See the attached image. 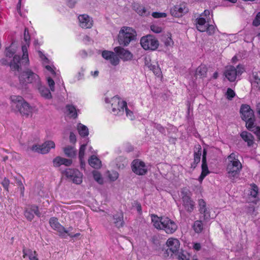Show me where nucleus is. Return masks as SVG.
<instances>
[{
  "label": "nucleus",
  "instance_id": "1",
  "mask_svg": "<svg viewBox=\"0 0 260 260\" xmlns=\"http://www.w3.org/2000/svg\"><path fill=\"white\" fill-rule=\"evenodd\" d=\"M11 106L15 111H18L23 116H28L32 113V107L24 99L19 95H11Z\"/></svg>",
  "mask_w": 260,
  "mask_h": 260
},
{
  "label": "nucleus",
  "instance_id": "2",
  "mask_svg": "<svg viewBox=\"0 0 260 260\" xmlns=\"http://www.w3.org/2000/svg\"><path fill=\"white\" fill-rule=\"evenodd\" d=\"M137 32L132 27L123 26L118 35L117 40L119 44L122 46H127L131 42L136 41Z\"/></svg>",
  "mask_w": 260,
  "mask_h": 260
},
{
  "label": "nucleus",
  "instance_id": "3",
  "mask_svg": "<svg viewBox=\"0 0 260 260\" xmlns=\"http://www.w3.org/2000/svg\"><path fill=\"white\" fill-rule=\"evenodd\" d=\"M21 71V70L20 71ZM19 72V81L22 87H26L28 84L30 83L35 86L40 80L39 76L29 69Z\"/></svg>",
  "mask_w": 260,
  "mask_h": 260
},
{
  "label": "nucleus",
  "instance_id": "4",
  "mask_svg": "<svg viewBox=\"0 0 260 260\" xmlns=\"http://www.w3.org/2000/svg\"><path fill=\"white\" fill-rule=\"evenodd\" d=\"M180 247V242L177 239L169 238L166 242V245H164V257H172L173 254L177 255Z\"/></svg>",
  "mask_w": 260,
  "mask_h": 260
},
{
  "label": "nucleus",
  "instance_id": "5",
  "mask_svg": "<svg viewBox=\"0 0 260 260\" xmlns=\"http://www.w3.org/2000/svg\"><path fill=\"white\" fill-rule=\"evenodd\" d=\"M140 44L145 50H155L158 46V40L152 35H147L141 38Z\"/></svg>",
  "mask_w": 260,
  "mask_h": 260
},
{
  "label": "nucleus",
  "instance_id": "6",
  "mask_svg": "<svg viewBox=\"0 0 260 260\" xmlns=\"http://www.w3.org/2000/svg\"><path fill=\"white\" fill-rule=\"evenodd\" d=\"M181 195L183 202V206L188 212H191L194 207L195 203L191 200L190 192L186 188H183L181 191Z\"/></svg>",
  "mask_w": 260,
  "mask_h": 260
},
{
  "label": "nucleus",
  "instance_id": "7",
  "mask_svg": "<svg viewBox=\"0 0 260 260\" xmlns=\"http://www.w3.org/2000/svg\"><path fill=\"white\" fill-rule=\"evenodd\" d=\"M63 173L74 183L80 184L82 182V174L76 169H67Z\"/></svg>",
  "mask_w": 260,
  "mask_h": 260
},
{
  "label": "nucleus",
  "instance_id": "8",
  "mask_svg": "<svg viewBox=\"0 0 260 260\" xmlns=\"http://www.w3.org/2000/svg\"><path fill=\"white\" fill-rule=\"evenodd\" d=\"M126 105L127 103L124 101H121L118 95L114 96L111 99L112 110L115 115L118 114L120 112L123 113Z\"/></svg>",
  "mask_w": 260,
  "mask_h": 260
},
{
  "label": "nucleus",
  "instance_id": "9",
  "mask_svg": "<svg viewBox=\"0 0 260 260\" xmlns=\"http://www.w3.org/2000/svg\"><path fill=\"white\" fill-rule=\"evenodd\" d=\"M243 70V69L240 65L237 66V68L230 66L226 68L224 75L229 81L234 82L236 80L237 76L242 74Z\"/></svg>",
  "mask_w": 260,
  "mask_h": 260
},
{
  "label": "nucleus",
  "instance_id": "10",
  "mask_svg": "<svg viewBox=\"0 0 260 260\" xmlns=\"http://www.w3.org/2000/svg\"><path fill=\"white\" fill-rule=\"evenodd\" d=\"M131 167L133 172L138 175H144L148 171L144 162L138 159H135L132 161Z\"/></svg>",
  "mask_w": 260,
  "mask_h": 260
},
{
  "label": "nucleus",
  "instance_id": "11",
  "mask_svg": "<svg viewBox=\"0 0 260 260\" xmlns=\"http://www.w3.org/2000/svg\"><path fill=\"white\" fill-rule=\"evenodd\" d=\"M20 57L18 55H15L13 59L9 63L5 58H2L0 60V64L2 65L9 64L13 71H17L20 72L21 70V63L20 61Z\"/></svg>",
  "mask_w": 260,
  "mask_h": 260
},
{
  "label": "nucleus",
  "instance_id": "12",
  "mask_svg": "<svg viewBox=\"0 0 260 260\" xmlns=\"http://www.w3.org/2000/svg\"><path fill=\"white\" fill-rule=\"evenodd\" d=\"M188 12L189 9L187 6V4L185 3L176 5L170 10V13L172 16H183Z\"/></svg>",
  "mask_w": 260,
  "mask_h": 260
},
{
  "label": "nucleus",
  "instance_id": "13",
  "mask_svg": "<svg viewBox=\"0 0 260 260\" xmlns=\"http://www.w3.org/2000/svg\"><path fill=\"white\" fill-rule=\"evenodd\" d=\"M114 50L118 57L120 58L123 61L131 60L133 58V54L121 46L115 47Z\"/></svg>",
  "mask_w": 260,
  "mask_h": 260
},
{
  "label": "nucleus",
  "instance_id": "14",
  "mask_svg": "<svg viewBox=\"0 0 260 260\" xmlns=\"http://www.w3.org/2000/svg\"><path fill=\"white\" fill-rule=\"evenodd\" d=\"M161 229H164L167 234H172L175 232L177 226L176 223L168 217H164L162 222Z\"/></svg>",
  "mask_w": 260,
  "mask_h": 260
},
{
  "label": "nucleus",
  "instance_id": "15",
  "mask_svg": "<svg viewBox=\"0 0 260 260\" xmlns=\"http://www.w3.org/2000/svg\"><path fill=\"white\" fill-rule=\"evenodd\" d=\"M240 113L243 120H246L249 118L254 116V112L250 106L247 104H242L240 107Z\"/></svg>",
  "mask_w": 260,
  "mask_h": 260
},
{
  "label": "nucleus",
  "instance_id": "16",
  "mask_svg": "<svg viewBox=\"0 0 260 260\" xmlns=\"http://www.w3.org/2000/svg\"><path fill=\"white\" fill-rule=\"evenodd\" d=\"M102 55L104 58L110 61L113 66H117L119 62L118 56L112 51L104 50L102 52Z\"/></svg>",
  "mask_w": 260,
  "mask_h": 260
},
{
  "label": "nucleus",
  "instance_id": "17",
  "mask_svg": "<svg viewBox=\"0 0 260 260\" xmlns=\"http://www.w3.org/2000/svg\"><path fill=\"white\" fill-rule=\"evenodd\" d=\"M133 9L141 16H148L151 13L150 7H145L138 3L133 4Z\"/></svg>",
  "mask_w": 260,
  "mask_h": 260
},
{
  "label": "nucleus",
  "instance_id": "18",
  "mask_svg": "<svg viewBox=\"0 0 260 260\" xmlns=\"http://www.w3.org/2000/svg\"><path fill=\"white\" fill-rule=\"evenodd\" d=\"M50 226L55 230L60 233V235L63 236V234L68 233V231L62 226L58 222V219L55 217H52L49 220Z\"/></svg>",
  "mask_w": 260,
  "mask_h": 260
},
{
  "label": "nucleus",
  "instance_id": "19",
  "mask_svg": "<svg viewBox=\"0 0 260 260\" xmlns=\"http://www.w3.org/2000/svg\"><path fill=\"white\" fill-rule=\"evenodd\" d=\"M35 87L38 89L41 96L46 99H52V95L50 90L45 86L42 85V83L40 80L38 83L35 85Z\"/></svg>",
  "mask_w": 260,
  "mask_h": 260
},
{
  "label": "nucleus",
  "instance_id": "20",
  "mask_svg": "<svg viewBox=\"0 0 260 260\" xmlns=\"http://www.w3.org/2000/svg\"><path fill=\"white\" fill-rule=\"evenodd\" d=\"M53 162L54 167H58L61 165H64L68 167L70 166L73 161L72 159H67L60 156H57L53 159Z\"/></svg>",
  "mask_w": 260,
  "mask_h": 260
},
{
  "label": "nucleus",
  "instance_id": "21",
  "mask_svg": "<svg viewBox=\"0 0 260 260\" xmlns=\"http://www.w3.org/2000/svg\"><path fill=\"white\" fill-rule=\"evenodd\" d=\"M197 151L194 152V161L191 164V168L195 169L197 165L200 162L201 159V156L202 154V147L199 144L196 146Z\"/></svg>",
  "mask_w": 260,
  "mask_h": 260
},
{
  "label": "nucleus",
  "instance_id": "22",
  "mask_svg": "<svg viewBox=\"0 0 260 260\" xmlns=\"http://www.w3.org/2000/svg\"><path fill=\"white\" fill-rule=\"evenodd\" d=\"M151 242L152 244V247L154 250L159 251L161 250L164 251V244L162 243L159 237L157 236H153L151 238Z\"/></svg>",
  "mask_w": 260,
  "mask_h": 260
},
{
  "label": "nucleus",
  "instance_id": "23",
  "mask_svg": "<svg viewBox=\"0 0 260 260\" xmlns=\"http://www.w3.org/2000/svg\"><path fill=\"white\" fill-rule=\"evenodd\" d=\"M208 21H206L204 17H198L196 19V25L197 29L201 32H204L207 29Z\"/></svg>",
  "mask_w": 260,
  "mask_h": 260
},
{
  "label": "nucleus",
  "instance_id": "24",
  "mask_svg": "<svg viewBox=\"0 0 260 260\" xmlns=\"http://www.w3.org/2000/svg\"><path fill=\"white\" fill-rule=\"evenodd\" d=\"M79 25L83 28H91L93 25V20L91 17H78Z\"/></svg>",
  "mask_w": 260,
  "mask_h": 260
},
{
  "label": "nucleus",
  "instance_id": "25",
  "mask_svg": "<svg viewBox=\"0 0 260 260\" xmlns=\"http://www.w3.org/2000/svg\"><path fill=\"white\" fill-rule=\"evenodd\" d=\"M240 136L245 142L247 143L248 147H251L254 144V137L251 134L247 131H243L241 133Z\"/></svg>",
  "mask_w": 260,
  "mask_h": 260
},
{
  "label": "nucleus",
  "instance_id": "26",
  "mask_svg": "<svg viewBox=\"0 0 260 260\" xmlns=\"http://www.w3.org/2000/svg\"><path fill=\"white\" fill-rule=\"evenodd\" d=\"M252 87L258 91H260V78L257 73H253L250 79Z\"/></svg>",
  "mask_w": 260,
  "mask_h": 260
},
{
  "label": "nucleus",
  "instance_id": "27",
  "mask_svg": "<svg viewBox=\"0 0 260 260\" xmlns=\"http://www.w3.org/2000/svg\"><path fill=\"white\" fill-rule=\"evenodd\" d=\"M65 155L71 159L75 158L77 155V151L73 146L68 145L63 148Z\"/></svg>",
  "mask_w": 260,
  "mask_h": 260
},
{
  "label": "nucleus",
  "instance_id": "28",
  "mask_svg": "<svg viewBox=\"0 0 260 260\" xmlns=\"http://www.w3.org/2000/svg\"><path fill=\"white\" fill-rule=\"evenodd\" d=\"M242 165L238 159L237 160L231 161L227 166L228 171H237V170L240 171L242 169Z\"/></svg>",
  "mask_w": 260,
  "mask_h": 260
},
{
  "label": "nucleus",
  "instance_id": "29",
  "mask_svg": "<svg viewBox=\"0 0 260 260\" xmlns=\"http://www.w3.org/2000/svg\"><path fill=\"white\" fill-rule=\"evenodd\" d=\"M113 218L114 220V223L116 227L119 228L124 225L123 214L122 212L113 215Z\"/></svg>",
  "mask_w": 260,
  "mask_h": 260
},
{
  "label": "nucleus",
  "instance_id": "30",
  "mask_svg": "<svg viewBox=\"0 0 260 260\" xmlns=\"http://www.w3.org/2000/svg\"><path fill=\"white\" fill-rule=\"evenodd\" d=\"M41 146V153L45 154L48 153L51 148H54L55 147V143L53 141H47Z\"/></svg>",
  "mask_w": 260,
  "mask_h": 260
},
{
  "label": "nucleus",
  "instance_id": "31",
  "mask_svg": "<svg viewBox=\"0 0 260 260\" xmlns=\"http://www.w3.org/2000/svg\"><path fill=\"white\" fill-rule=\"evenodd\" d=\"M29 46V44H25L22 45V51L23 52L22 59L23 61L21 62L23 64L24 62L25 66H28L29 64L28 54L27 51V48Z\"/></svg>",
  "mask_w": 260,
  "mask_h": 260
},
{
  "label": "nucleus",
  "instance_id": "32",
  "mask_svg": "<svg viewBox=\"0 0 260 260\" xmlns=\"http://www.w3.org/2000/svg\"><path fill=\"white\" fill-rule=\"evenodd\" d=\"M89 165L94 168L99 169L101 167V161L96 156L93 155L88 159Z\"/></svg>",
  "mask_w": 260,
  "mask_h": 260
},
{
  "label": "nucleus",
  "instance_id": "33",
  "mask_svg": "<svg viewBox=\"0 0 260 260\" xmlns=\"http://www.w3.org/2000/svg\"><path fill=\"white\" fill-rule=\"evenodd\" d=\"M246 122V128L250 131L254 132L255 131L256 128H259V126H256L254 125L255 121V117L254 116L253 117H250L244 120Z\"/></svg>",
  "mask_w": 260,
  "mask_h": 260
},
{
  "label": "nucleus",
  "instance_id": "34",
  "mask_svg": "<svg viewBox=\"0 0 260 260\" xmlns=\"http://www.w3.org/2000/svg\"><path fill=\"white\" fill-rule=\"evenodd\" d=\"M164 217H159L155 214L151 215V220L153 225L157 229H161L162 222Z\"/></svg>",
  "mask_w": 260,
  "mask_h": 260
},
{
  "label": "nucleus",
  "instance_id": "35",
  "mask_svg": "<svg viewBox=\"0 0 260 260\" xmlns=\"http://www.w3.org/2000/svg\"><path fill=\"white\" fill-rule=\"evenodd\" d=\"M207 68L204 64H201L196 70V75L200 76L201 78L206 77Z\"/></svg>",
  "mask_w": 260,
  "mask_h": 260
},
{
  "label": "nucleus",
  "instance_id": "36",
  "mask_svg": "<svg viewBox=\"0 0 260 260\" xmlns=\"http://www.w3.org/2000/svg\"><path fill=\"white\" fill-rule=\"evenodd\" d=\"M77 129L79 135L82 137H85L89 135V131L87 127L81 123H79Z\"/></svg>",
  "mask_w": 260,
  "mask_h": 260
},
{
  "label": "nucleus",
  "instance_id": "37",
  "mask_svg": "<svg viewBox=\"0 0 260 260\" xmlns=\"http://www.w3.org/2000/svg\"><path fill=\"white\" fill-rule=\"evenodd\" d=\"M66 109L68 112L69 115H70L71 117L74 119L77 117L78 114L77 110L74 106L72 105H66Z\"/></svg>",
  "mask_w": 260,
  "mask_h": 260
},
{
  "label": "nucleus",
  "instance_id": "38",
  "mask_svg": "<svg viewBox=\"0 0 260 260\" xmlns=\"http://www.w3.org/2000/svg\"><path fill=\"white\" fill-rule=\"evenodd\" d=\"M23 257L25 258L27 255L28 256V258L30 260H32L33 258L32 257H35L37 256V254L36 251H32L31 249H28L27 250H25L24 248L23 249Z\"/></svg>",
  "mask_w": 260,
  "mask_h": 260
},
{
  "label": "nucleus",
  "instance_id": "39",
  "mask_svg": "<svg viewBox=\"0 0 260 260\" xmlns=\"http://www.w3.org/2000/svg\"><path fill=\"white\" fill-rule=\"evenodd\" d=\"M193 228L197 233H200L203 230V224L201 220H197L194 222Z\"/></svg>",
  "mask_w": 260,
  "mask_h": 260
},
{
  "label": "nucleus",
  "instance_id": "40",
  "mask_svg": "<svg viewBox=\"0 0 260 260\" xmlns=\"http://www.w3.org/2000/svg\"><path fill=\"white\" fill-rule=\"evenodd\" d=\"M92 174L94 179L97 182H98L100 184H103V179L102 177L101 173L99 171L94 170L92 172Z\"/></svg>",
  "mask_w": 260,
  "mask_h": 260
},
{
  "label": "nucleus",
  "instance_id": "41",
  "mask_svg": "<svg viewBox=\"0 0 260 260\" xmlns=\"http://www.w3.org/2000/svg\"><path fill=\"white\" fill-rule=\"evenodd\" d=\"M13 44H14V42H13L11 43V45L9 47H7L5 49V55L7 57L11 58L13 55L14 56L15 55L14 54H15V53L16 52V50H14V49H11V47L13 45Z\"/></svg>",
  "mask_w": 260,
  "mask_h": 260
},
{
  "label": "nucleus",
  "instance_id": "42",
  "mask_svg": "<svg viewBox=\"0 0 260 260\" xmlns=\"http://www.w3.org/2000/svg\"><path fill=\"white\" fill-rule=\"evenodd\" d=\"M178 260H191V256L187 252L185 253L183 252L180 253L176 255Z\"/></svg>",
  "mask_w": 260,
  "mask_h": 260
},
{
  "label": "nucleus",
  "instance_id": "43",
  "mask_svg": "<svg viewBox=\"0 0 260 260\" xmlns=\"http://www.w3.org/2000/svg\"><path fill=\"white\" fill-rule=\"evenodd\" d=\"M149 69L152 71L153 73L157 76H159L161 74V71L158 66L150 64V66H149Z\"/></svg>",
  "mask_w": 260,
  "mask_h": 260
},
{
  "label": "nucleus",
  "instance_id": "44",
  "mask_svg": "<svg viewBox=\"0 0 260 260\" xmlns=\"http://www.w3.org/2000/svg\"><path fill=\"white\" fill-rule=\"evenodd\" d=\"M240 171L237 170V171H228V177L234 180L235 178H237L239 177Z\"/></svg>",
  "mask_w": 260,
  "mask_h": 260
},
{
  "label": "nucleus",
  "instance_id": "45",
  "mask_svg": "<svg viewBox=\"0 0 260 260\" xmlns=\"http://www.w3.org/2000/svg\"><path fill=\"white\" fill-rule=\"evenodd\" d=\"M23 36V39L25 44H30V37L29 35L28 29L27 28H25Z\"/></svg>",
  "mask_w": 260,
  "mask_h": 260
},
{
  "label": "nucleus",
  "instance_id": "46",
  "mask_svg": "<svg viewBox=\"0 0 260 260\" xmlns=\"http://www.w3.org/2000/svg\"><path fill=\"white\" fill-rule=\"evenodd\" d=\"M200 211L202 214H203L204 220H208L210 219L211 216L210 214V212L207 209V208L203 209L202 211Z\"/></svg>",
  "mask_w": 260,
  "mask_h": 260
},
{
  "label": "nucleus",
  "instance_id": "47",
  "mask_svg": "<svg viewBox=\"0 0 260 260\" xmlns=\"http://www.w3.org/2000/svg\"><path fill=\"white\" fill-rule=\"evenodd\" d=\"M246 209H247L246 212L248 214L252 215H256L255 207L253 205L250 204L246 207Z\"/></svg>",
  "mask_w": 260,
  "mask_h": 260
},
{
  "label": "nucleus",
  "instance_id": "48",
  "mask_svg": "<svg viewBox=\"0 0 260 260\" xmlns=\"http://www.w3.org/2000/svg\"><path fill=\"white\" fill-rule=\"evenodd\" d=\"M87 144H83L81 145L79 152V157L80 160H82L84 155L85 150L86 149Z\"/></svg>",
  "mask_w": 260,
  "mask_h": 260
},
{
  "label": "nucleus",
  "instance_id": "49",
  "mask_svg": "<svg viewBox=\"0 0 260 260\" xmlns=\"http://www.w3.org/2000/svg\"><path fill=\"white\" fill-rule=\"evenodd\" d=\"M226 98L229 100H232L235 97V93L234 91L230 88H228L226 92Z\"/></svg>",
  "mask_w": 260,
  "mask_h": 260
},
{
  "label": "nucleus",
  "instance_id": "50",
  "mask_svg": "<svg viewBox=\"0 0 260 260\" xmlns=\"http://www.w3.org/2000/svg\"><path fill=\"white\" fill-rule=\"evenodd\" d=\"M202 173L208 175L210 172L208 170L207 161H202Z\"/></svg>",
  "mask_w": 260,
  "mask_h": 260
},
{
  "label": "nucleus",
  "instance_id": "51",
  "mask_svg": "<svg viewBox=\"0 0 260 260\" xmlns=\"http://www.w3.org/2000/svg\"><path fill=\"white\" fill-rule=\"evenodd\" d=\"M215 30V27L214 25L212 24H209L207 26V29H206V31L207 32L209 35H212L214 34Z\"/></svg>",
  "mask_w": 260,
  "mask_h": 260
},
{
  "label": "nucleus",
  "instance_id": "52",
  "mask_svg": "<svg viewBox=\"0 0 260 260\" xmlns=\"http://www.w3.org/2000/svg\"><path fill=\"white\" fill-rule=\"evenodd\" d=\"M166 46H172L174 44V42L171 38V34L167 35L166 40L164 42Z\"/></svg>",
  "mask_w": 260,
  "mask_h": 260
},
{
  "label": "nucleus",
  "instance_id": "53",
  "mask_svg": "<svg viewBox=\"0 0 260 260\" xmlns=\"http://www.w3.org/2000/svg\"><path fill=\"white\" fill-rule=\"evenodd\" d=\"M38 52L40 58L43 61L44 63H49L50 60L41 51L39 50Z\"/></svg>",
  "mask_w": 260,
  "mask_h": 260
},
{
  "label": "nucleus",
  "instance_id": "54",
  "mask_svg": "<svg viewBox=\"0 0 260 260\" xmlns=\"http://www.w3.org/2000/svg\"><path fill=\"white\" fill-rule=\"evenodd\" d=\"M47 82L49 86L50 87V90L52 91H54L55 90V83L54 80L50 77L47 78Z\"/></svg>",
  "mask_w": 260,
  "mask_h": 260
},
{
  "label": "nucleus",
  "instance_id": "55",
  "mask_svg": "<svg viewBox=\"0 0 260 260\" xmlns=\"http://www.w3.org/2000/svg\"><path fill=\"white\" fill-rule=\"evenodd\" d=\"M24 215L29 221H31L34 217V214L30 209L29 210H26L24 213Z\"/></svg>",
  "mask_w": 260,
  "mask_h": 260
},
{
  "label": "nucleus",
  "instance_id": "56",
  "mask_svg": "<svg viewBox=\"0 0 260 260\" xmlns=\"http://www.w3.org/2000/svg\"><path fill=\"white\" fill-rule=\"evenodd\" d=\"M119 174L116 171H112L109 174V179L112 181H115L118 177Z\"/></svg>",
  "mask_w": 260,
  "mask_h": 260
},
{
  "label": "nucleus",
  "instance_id": "57",
  "mask_svg": "<svg viewBox=\"0 0 260 260\" xmlns=\"http://www.w3.org/2000/svg\"><path fill=\"white\" fill-rule=\"evenodd\" d=\"M124 110L125 111L126 116L128 117L131 120H133L135 119L133 112L128 109L127 106L125 107Z\"/></svg>",
  "mask_w": 260,
  "mask_h": 260
},
{
  "label": "nucleus",
  "instance_id": "58",
  "mask_svg": "<svg viewBox=\"0 0 260 260\" xmlns=\"http://www.w3.org/2000/svg\"><path fill=\"white\" fill-rule=\"evenodd\" d=\"M9 184H10L9 180L6 177L4 178V179H3V180L2 182V184L4 188L7 191H8Z\"/></svg>",
  "mask_w": 260,
  "mask_h": 260
},
{
  "label": "nucleus",
  "instance_id": "59",
  "mask_svg": "<svg viewBox=\"0 0 260 260\" xmlns=\"http://www.w3.org/2000/svg\"><path fill=\"white\" fill-rule=\"evenodd\" d=\"M150 29L152 31H153L155 33H159L162 31V28L161 27L156 26L154 24L151 25Z\"/></svg>",
  "mask_w": 260,
  "mask_h": 260
},
{
  "label": "nucleus",
  "instance_id": "60",
  "mask_svg": "<svg viewBox=\"0 0 260 260\" xmlns=\"http://www.w3.org/2000/svg\"><path fill=\"white\" fill-rule=\"evenodd\" d=\"M154 127L156 128L160 133L164 134L165 133V128L161 126L160 124L154 123Z\"/></svg>",
  "mask_w": 260,
  "mask_h": 260
},
{
  "label": "nucleus",
  "instance_id": "61",
  "mask_svg": "<svg viewBox=\"0 0 260 260\" xmlns=\"http://www.w3.org/2000/svg\"><path fill=\"white\" fill-rule=\"evenodd\" d=\"M69 140L71 143L75 144L76 142V136L73 132H70Z\"/></svg>",
  "mask_w": 260,
  "mask_h": 260
},
{
  "label": "nucleus",
  "instance_id": "62",
  "mask_svg": "<svg viewBox=\"0 0 260 260\" xmlns=\"http://www.w3.org/2000/svg\"><path fill=\"white\" fill-rule=\"evenodd\" d=\"M199 204L200 206V211H202L203 209L206 208V203L203 199H200L199 201Z\"/></svg>",
  "mask_w": 260,
  "mask_h": 260
},
{
  "label": "nucleus",
  "instance_id": "63",
  "mask_svg": "<svg viewBox=\"0 0 260 260\" xmlns=\"http://www.w3.org/2000/svg\"><path fill=\"white\" fill-rule=\"evenodd\" d=\"M253 186V191L251 192V194L254 197H255L257 193V191H258V188H257V186L253 184V185H252Z\"/></svg>",
  "mask_w": 260,
  "mask_h": 260
},
{
  "label": "nucleus",
  "instance_id": "64",
  "mask_svg": "<svg viewBox=\"0 0 260 260\" xmlns=\"http://www.w3.org/2000/svg\"><path fill=\"white\" fill-rule=\"evenodd\" d=\"M252 25L254 26H258L260 25V17H255L252 22Z\"/></svg>",
  "mask_w": 260,
  "mask_h": 260
}]
</instances>
